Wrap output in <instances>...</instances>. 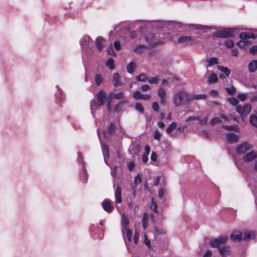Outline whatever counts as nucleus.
I'll return each mask as SVG.
<instances>
[{"mask_svg":"<svg viewBox=\"0 0 257 257\" xmlns=\"http://www.w3.org/2000/svg\"><path fill=\"white\" fill-rule=\"evenodd\" d=\"M189 101H190V95L184 90L178 91L173 97V102L176 106H179Z\"/></svg>","mask_w":257,"mask_h":257,"instance_id":"f257e3e1","label":"nucleus"},{"mask_svg":"<svg viewBox=\"0 0 257 257\" xmlns=\"http://www.w3.org/2000/svg\"><path fill=\"white\" fill-rule=\"evenodd\" d=\"M256 37V36L253 33L249 32H242L239 34L240 40L236 43V45L239 48L243 49L246 46H248L251 44V42L249 40V39H254Z\"/></svg>","mask_w":257,"mask_h":257,"instance_id":"f03ea898","label":"nucleus"},{"mask_svg":"<svg viewBox=\"0 0 257 257\" xmlns=\"http://www.w3.org/2000/svg\"><path fill=\"white\" fill-rule=\"evenodd\" d=\"M213 35L215 37L221 38L232 37L233 36L231 29L224 28L218 29L213 32Z\"/></svg>","mask_w":257,"mask_h":257,"instance_id":"7ed1b4c3","label":"nucleus"},{"mask_svg":"<svg viewBox=\"0 0 257 257\" xmlns=\"http://www.w3.org/2000/svg\"><path fill=\"white\" fill-rule=\"evenodd\" d=\"M226 235H220L215 238L212 239L209 241L210 246L214 248H219L221 245L225 244L228 240Z\"/></svg>","mask_w":257,"mask_h":257,"instance_id":"20e7f679","label":"nucleus"},{"mask_svg":"<svg viewBox=\"0 0 257 257\" xmlns=\"http://www.w3.org/2000/svg\"><path fill=\"white\" fill-rule=\"evenodd\" d=\"M251 106L249 104H245L242 106H237L236 108V111L242 117H246L251 111Z\"/></svg>","mask_w":257,"mask_h":257,"instance_id":"39448f33","label":"nucleus"},{"mask_svg":"<svg viewBox=\"0 0 257 257\" xmlns=\"http://www.w3.org/2000/svg\"><path fill=\"white\" fill-rule=\"evenodd\" d=\"M146 39L149 43L150 48L155 47L158 45H162L163 43L162 41L157 40L155 35L152 34L147 36Z\"/></svg>","mask_w":257,"mask_h":257,"instance_id":"423d86ee","label":"nucleus"},{"mask_svg":"<svg viewBox=\"0 0 257 257\" xmlns=\"http://www.w3.org/2000/svg\"><path fill=\"white\" fill-rule=\"evenodd\" d=\"M253 148L251 144L247 142H243L239 145L236 149L237 154H244L246 152L251 150Z\"/></svg>","mask_w":257,"mask_h":257,"instance_id":"0eeeda50","label":"nucleus"},{"mask_svg":"<svg viewBox=\"0 0 257 257\" xmlns=\"http://www.w3.org/2000/svg\"><path fill=\"white\" fill-rule=\"evenodd\" d=\"M151 219L153 222L155 221L154 215L152 213H145L143 215L142 223L144 230H146L148 226L149 221Z\"/></svg>","mask_w":257,"mask_h":257,"instance_id":"6e6552de","label":"nucleus"},{"mask_svg":"<svg viewBox=\"0 0 257 257\" xmlns=\"http://www.w3.org/2000/svg\"><path fill=\"white\" fill-rule=\"evenodd\" d=\"M218 252L221 257H227L231 254V246L222 245L218 248Z\"/></svg>","mask_w":257,"mask_h":257,"instance_id":"1a4fd4ad","label":"nucleus"},{"mask_svg":"<svg viewBox=\"0 0 257 257\" xmlns=\"http://www.w3.org/2000/svg\"><path fill=\"white\" fill-rule=\"evenodd\" d=\"M92 43V40L88 36H83L80 40V45L83 48H87L91 46Z\"/></svg>","mask_w":257,"mask_h":257,"instance_id":"9d476101","label":"nucleus"},{"mask_svg":"<svg viewBox=\"0 0 257 257\" xmlns=\"http://www.w3.org/2000/svg\"><path fill=\"white\" fill-rule=\"evenodd\" d=\"M133 96L135 99H141L144 100H149L151 98V95L150 94H142L139 91H136L133 94Z\"/></svg>","mask_w":257,"mask_h":257,"instance_id":"9b49d317","label":"nucleus"},{"mask_svg":"<svg viewBox=\"0 0 257 257\" xmlns=\"http://www.w3.org/2000/svg\"><path fill=\"white\" fill-rule=\"evenodd\" d=\"M256 234L252 230H246L244 232L242 239L244 241H248L251 239H254Z\"/></svg>","mask_w":257,"mask_h":257,"instance_id":"f8f14e48","label":"nucleus"},{"mask_svg":"<svg viewBox=\"0 0 257 257\" xmlns=\"http://www.w3.org/2000/svg\"><path fill=\"white\" fill-rule=\"evenodd\" d=\"M193 39L190 36H181L178 38L177 42L179 44H183L184 45H188L192 44Z\"/></svg>","mask_w":257,"mask_h":257,"instance_id":"ddd939ff","label":"nucleus"},{"mask_svg":"<svg viewBox=\"0 0 257 257\" xmlns=\"http://www.w3.org/2000/svg\"><path fill=\"white\" fill-rule=\"evenodd\" d=\"M257 158V151H252L246 153L243 158V160L247 162H249Z\"/></svg>","mask_w":257,"mask_h":257,"instance_id":"4468645a","label":"nucleus"},{"mask_svg":"<svg viewBox=\"0 0 257 257\" xmlns=\"http://www.w3.org/2000/svg\"><path fill=\"white\" fill-rule=\"evenodd\" d=\"M242 237V233L239 231H234L230 235V238L234 242H239Z\"/></svg>","mask_w":257,"mask_h":257,"instance_id":"2eb2a0df","label":"nucleus"},{"mask_svg":"<svg viewBox=\"0 0 257 257\" xmlns=\"http://www.w3.org/2000/svg\"><path fill=\"white\" fill-rule=\"evenodd\" d=\"M105 44V41L102 37H98L96 40V46L99 51H101Z\"/></svg>","mask_w":257,"mask_h":257,"instance_id":"dca6fc26","label":"nucleus"},{"mask_svg":"<svg viewBox=\"0 0 257 257\" xmlns=\"http://www.w3.org/2000/svg\"><path fill=\"white\" fill-rule=\"evenodd\" d=\"M97 100L99 105H103L106 99L105 93L103 91H100L97 94Z\"/></svg>","mask_w":257,"mask_h":257,"instance_id":"f3484780","label":"nucleus"},{"mask_svg":"<svg viewBox=\"0 0 257 257\" xmlns=\"http://www.w3.org/2000/svg\"><path fill=\"white\" fill-rule=\"evenodd\" d=\"M249 72H254L257 71V60H253L250 62L247 66Z\"/></svg>","mask_w":257,"mask_h":257,"instance_id":"a211bd4d","label":"nucleus"},{"mask_svg":"<svg viewBox=\"0 0 257 257\" xmlns=\"http://www.w3.org/2000/svg\"><path fill=\"white\" fill-rule=\"evenodd\" d=\"M123 236L124 238L126 236L128 241H131L132 237V233L129 228L121 229Z\"/></svg>","mask_w":257,"mask_h":257,"instance_id":"6ab92c4d","label":"nucleus"},{"mask_svg":"<svg viewBox=\"0 0 257 257\" xmlns=\"http://www.w3.org/2000/svg\"><path fill=\"white\" fill-rule=\"evenodd\" d=\"M115 201L116 203H120L121 202V192L120 186H117L115 192Z\"/></svg>","mask_w":257,"mask_h":257,"instance_id":"aec40b11","label":"nucleus"},{"mask_svg":"<svg viewBox=\"0 0 257 257\" xmlns=\"http://www.w3.org/2000/svg\"><path fill=\"white\" fill-rule=\"evenodd\" d=\"M226 139L229 142H236L238 140V137L233 133H229L226 135Z\"/></svg>","mask_w":257,"mask_h":257,"instance_id":"412c9836","label":"nucleus"},{"mask_svg":"<svg viewBox=\"0 0 257 257\" xmlns=\"http://www.w3.org/2000/svg\"><path fill=\"white\" fill-rule=\"evenodd\" d=\"M141 182V176L138 174L137 176L135 177L134 179V183L135 184V186H132L131 187V189L133 191V193L134 194V196H135L136 195V190L135 188L137 187V185H139Z\"/></svg>","mask_w":257,"mask_h":257,"instance_id":"4be33fe9","label":"nucleus"},{"mask_svg":"<svg viewBox=\"0 0 257 257\" xmlns=\"http://www.w3.org/2000/svg\"><path fill=\"white\" fill-rule=\"evenodd\" d=\"M121 229L128 228L129 221L126 216H125L124 214H122L121 216Z\"/></svg>","mask_w":257,"mask_h":257,"instance_id":"5701e85b","label":"nucleus"},{"mask_svg":"<svg viewBox=\"0 0 257 257\" xmlns=\"http://www.w3.org/2000/svg\"><path fill=\"white\" fill-rule=\"evenodd\" d=\"M102 206L103 209L107 212H110L113 209V207L111 205L110 202L107 200L103 201Z\"/></svg>","mask_w":257,"mask_h":257,"instance_id":"b1692460","label":"nucleus"},{"mask_svg":"<svg viewBox=\"0 0 257 257\" xmlns=\"http://www.w3.org/2000/svg\"><path fill=\"white\" fill-rule=\"evenodd\" d=\"M124 97V93L122 92H120L117 93H111L108 95V97L110 99L115 98L116 99H119L122 98Z\"/></svg>","mask_w":257,"mask_h":257,"instance_id":"393cba45","label":"nucleus"},{"mask_svg":"<svg viewBox=\"0 0 257 257\" xmlns=\"http://www.w3.org/2000/svg\"><path fill=\"white\" fill-rule=\"evenodd\" d=\"M112 82L114 86H118L121 85L119 82V75L118 73H115L113 74Z\"/></svg>","mask_w":257,"mask_h":257,"instance_id":"a878e982","label":"nucleus"},{"mask_svg":"<svg viewBox=\"0 0 257 257\" xmlns=\"http://www.w3.org/2000/svg\"><path fill=\"white\" fill-rule=\"evenodd\" d=\"M165 233V231L162 228V226H158L155 227V236H159L161 235H164Z\"/></svg>","mask_w":257,"mask_h":257,"instance_id":"bb28decb","label":"nucleus"},{"mask_svg":"<svg viewBox=\"0 0 257 257\" xmlns=\"http://www.w3.org/2000/svg\"><path fill=\"white\" fill-rule=\"evenodd\" d=\"M207 94H195L193 95H190V101L192 100H199V99H205L207 98Z\"/></svg>","mask_w":257,"mask_h":257,"instance_id":"cd10ccee","label":"nucleus"},{"mask_svg":"<svg viewBox=\"0 0 257 257\" xmlns=\"http://www.w3.org/2000/svg\"><path fill=\"white\" fill-rule=\"evenodd\" d=\"M223 127L228 131L232 130L237 132H238L239 131V128L237 124H234L232 125H223Z\"/></svg>","mask_w":257,"mask_h":257,"instance_id":"c85d7f7f","label":"nucleus"},{"mask_svg":"<svg viewBox=\"0 0 257 257\" xmlns=\"http://www.w3.org/2000/svg\"><path fill=\"white\" fill-rule=\"evenodd\" d=\"M147 49V47L144 45H139L133 49L134 51L137 53H141Z\"/></svg>","mask_w":257,"mask_h":257,"instance_id":"c756f323","label":"nucleus"},{"mask_svg":"<svg viewBox=\"0 0 257 257\" xmlns=\"http://www.w3.org/2000/svg\"><path fill=\"white\" fill-rule=\"evenodd\" d=\"M136 69V64L133 62H131L126 66L127 72L130 73H132L134 72Z\"/></svg>","mask_w":257,"mask_h":257,"instance_id":"7c9ffc66","label":"nucleus"},{"mask_svg":"<svg viewBox=\"0 0 257 257\" xmlns=\"http://www.w3.org/2000/svg\"><path fill=\"white\" fill-rule=\"evenodd\" d=\"M207 66H210L218 63V60L216 57H211L207 59Z\"/></svg>","mask_w":257,"mask_h":257,"instance_id":"2f4dec72","label":"nucleus"},{"mask_svg":"<svg viewBox=\"0 0 257 257\" xmlns=\"http://www.w3.org/2000/svg\"><path fill=\"white\" fill-rule=\"evenodd\" d=\"M136 80L138 81L146 82L148 80V77L145 73H141L136 77Z\"/></svg>","mask_w":257,"mask_h":257,"instance_id":"473e14b6","label":"nucleus"},{"mask_svg":"<svg viewBox=\"0 0 257 257\" xmlns=\"http://www.w3.org/2000/svg\"><path fill=\"white\" fill-rule=\"evenodd\" d=\"M249 121L252 125L257 127V117L255 115H250L249 116Z\"/></svg>","mask_w":257,"mask_h":257,"instance_id":"72a5a7b5","label":"nucleus"},{"mask_svg":"<svg viewBox=\"0 0 257 257\" xmlns=\"http://www.w3.org/2000/svg\"><path fill=\"white\" fill-rule=\"evenodd\" d=\"M217 67L218 70L223 72L225 74L226 76H228L230 75V71L229 69L227 67H223L219 65H218Z\"/></svg>","mask_w":257,"mask_h":257,"instance_id":"f704fd0d","label":"nucleus"},{"mask_svg":"<svg viewBox=\"0 0 257 257\" xmlns=\"http://www.w3.org/2000/svg\"><path fill=\"white\" fill-rule=\"evenodd\" d=\"M217 80H218V77H217V75L215 73H212L209 76L208 79V82L209 83H215V82H217Z\"/></svg>","mask_w":257,"mask_h":257,"instance_id":"c9c22d12","label":"nucleus"},{"mask_svg":"<svg viewBox=\"0 0 257 257\" xmlns=\"http://www.w3.org/2000/svg\"><path fill=\"white\" fill-rule=\"evenodd\" d=\"M98 103H96L95 101H93L91 102L90 105V109L91 110V113L93 115H94L95 111L98 108L99 106Z\"/></svg>","mask_w":257,"mask_h":257,"instance_id":"e433bc0d","label":"nucleus"},{"mask_svg":"<svg viewBox=\"0 0 257 257\" xmlns=\"http://www.w3.org/2000/svg\"><path fill=\"white\" fill-rule=\"evenodd\" d=\"M105 64L110 69L114 68V60L112 58H109L106 61Z\"/></svg>","mask_w":257,"mask_h":257,"instance_id":"4c0bfd02","label":"nucleus"},{"mask_svg":"<svg viewBox=\"0 0 257 257\" xmlns=\"http://www.w3.org/2000/svg\"><path fill=\"white\" fill-rule=\"evenodd\" d=\"M158 94L160 98L166 97V92L162 87H159L158 89Z\"/></svg>","mask_w":257,"mask_h":257,"instance_id":"58836bf2","label":"nucleus"},{"mask_svg":"<svg viewBox=\"0 0 257 257\" xmlns=\"http://www.w3.org/2000/svg\"><path fill=\"white\" fill-rule=\"evenodd\" d=\"M160 79L158 76L151 77L148 78V81L150 84H157Z\"/></svg>","mask_w":257,"mask_h":257,"instance_id":"ea45409f","label":"nucleus"},{"mask_svg":"<svg viewBox=\"0 0 257 257\" xmlns=\"http://www.w3.org/2000/svg\"><path fill=\"white\" fill-rule=\"evenodd\" d=\"M229 103L233 106H236L238 103V100L235 97H231L228 98Z\"/></svg>","mask_w":257,"mask_h":257,"instance_id":"a19ab883","label":"nucleus"},{"mask_svg":"<svg viewBox=\"0 0 257 257\" xmlns=\"http://www.w3.org/2000/svg\"><path fill=\"white\" fill-rule=\"evenodd\" d=\"M176 127V123L175 122H172L167 128L166 133L167 134L171 133Z\"/></svg>","mask_w":257,"mask_h":257,"instance_id":"79ce46f5","label":"nucleus"},{"mask_svg":"<svg viewBox=\"0 0 257 257\" xmlns=\"http://www.w3.org/2000/svg\"><path fill=\"white\" fill-rule=\"evenodd\" d=\"M101 149L104 159L105 160V156L108 155V147L105 144H101Z\"/></svg>","mask_w":257,"mask_h":257,"instance_id":"37998d69","label":"nucleus"},{"mask_svg":"<svg viewBox=\"0 0 257 257\" xmlns=\"http://www.w3.org/2000/svg\"><path fill=\"white\" fill-rule=\"evenodd\" d=\"M102 81V77L101 75H99V74H96L95 75V83L97 85H99L100 84V83H101Z\"/></svg>","mask_w":257,"mask_h":257,"instance_id":"c03bdc74","label":"nucleus"},{"mask_svg":"<svg viewBox=\"0 0 257 257\" xmlns=\"http://www.w3.org/2000/svg\"><path fill=\"white\" fill-rule=\"evenodd\" d=\"M135 107L137 111L143 113L144 109L143 105L140 103H136L135 104Z\"/></svg>","mask_w":257,"mask_h":257,"instance_id":"a18cd8bd","label":"nucleus"},{"mask_svg":"<svg viewBox=\"0 0 257 257\" xmlns=\"http://www.w3.org/2000/svg\"><path fill=\"white\" fill-rule=\"evenodd\" d=\"M226 91L229 94L232 95L235 92L236 88L232 86L230 87L226 88Z\"/></svg>","mask_w":257,"mask_h":257,"instance_id":"49530a36","label":"nucleus"},{"mask_svg":"<svg viewBox=\"0 0 257 257\" xmlns=\"http://www.w3.org/2000/svg\"><path fill=\"white\" fill-rule=\"evenodd\" d=\"M225 46L227 48H232L234 46V42L231 40H226L224 42Z\"/></svg>","mask_w":257,"mask_h":257,"instance_id":"de8ad7c7","label":"nucleus"},{"mask_svg":"<svg viewBox=\"0 0 257 257\" xmlns=\"http://www.w3.org/2000/svg\"><path fill=\"white\" fill-rule=\"evenodd\" d=\"M157 204L154 201V199H152V203L151 204V208L155 212H157Z\"/></svg>","mask_w":257,"mask_h":257,"instance_id":"09e8293b","label":"nucleus"},{"mask_svg":"<svg viewBox=\"0 0 257 257\" xmlns=\"http://www.w3.org/2000/svg\"><path fill=\"white\" fill-rule=\"evenodd\" d=\"M161 136H162V134H161V132H159L158 130H156L155 131V133L154 134V138L155 140L160 141Z\"/></svg>","mask_w":257,"mask_h":257,"instance_id":"8fccbe9b","label":"nucleus"},{"mask_svg":"<svg viewBox=\"0 0 257 257\" xmlns=\"http://www.w3.org/2000/svg\"><path fill=\"white\" fill-rule=\"evenodd\" d=\"M134 241L136 244H137L139 240V232L137 229L135 230V234L134 237Z\"/></svg>","mask_w":257,"mask_h":257,"instance_id":"3c124183","label":"nucleus"},{"mask_svg":"<svg viewBox=\"0 0 257 257\" xmlns=\"http://www.w3.org/2000/svg\"><path fill=\"white\" fill-rule=\"evenodd\" d=\"M144 243L148 248L151 247L150 240L148 239L146 234H144Z\"/></svg>","mask_w":257,"mask_h":257,"instance_id":"603ef678","label":"nucleus"},{"mask_svg":"<svg viewBox=\"0 0 257 257\" xmlns=\"http://www.w3.org/2000/svg\"><path fill=\"white\" fill-rule=\"evenodd\" d=\"M152 108L155 111H158L159 109V105L157 102L154 101L152 103Z\"/></svg>","mask_w":257,"mask_h":257,"instance_id":"864d4df0","label":"nucleus"},{"mask_svg":"<svg viewBox=\"0 0 257 257\" xmlns=\"http://www.w3.org/2000/svg\"><path fill=\"white\" fill-rule=\"evenodd\" d=\"M247 94L246 93H240L237 95L238 98L241 101H244L247 98Z\"/></svg>","mask_w":257,"mask_h":257,"instance_id":"5fc2aeb1","label":"nucleus"},{"mask_svg":"<svg viewBox=\"0 0 257 257\" xmlns=\"http://www.w3.org/2000/svg\"><path fill=\"white\" fill-rule=\"evenodd\" d=\"M249 53L251 54H257V46H253L249 49Z\"/></svg>","mask_w":257,"mask_h":257,"instance_id":"6e6d98bb","label":"nucleus"},{"mask_svg":"<svg viewBox=\"0 0 257 257\" xmlns=\"http://www.w3.org/2000/svg\"><path fill=\"white\" fill-rule=\"evenodd\" d=\"M114 130V126L112 123H111L109 127L108 128L107 132L109 134H112Z\"/></svg>","mask_w":257,"mask_h":257,"instance_id":"4d7b16f0","label":"nucleus"},{"mask_svg":"<svg viewBox=\"0 0 257 257\" xmlns=\"http://www.w3.org/2000/svg\"><path fill=\"white\" fill-rule=\"evenodd\" d=\"M220 121V118H219L218 117H214L211 120L210 124L211 125H213V124L217 123Z\"/></svg>","mask_w":257,"mask_h":257,"instance_id":"13d9d810","label":"nucleus"},{"mask_svg":"<svg viewBox=\"0 0 257 257\" xmlns=\"http://www.w3.org/2000/svg\"><path fill=\"white\" fill-rule=\"evenodd\" d=\"M114 47L117 51H119L120 49V44L119 41H116L114 43Z\"/></svg>","mask_w":257,"mask_h":257,"instance_id":"bf43d9fd","label":"nucleus"},{"mask_svg":"<svg viewBox=\"0 0 257 257\" xmlns=\"http://www.w3.org/2000/svg\"><path fill=\"white\" fill-rule=\"evenodd\" d=\"M141 89L143 91H148L150 89V86L148 84H144L142 85Z\"/></svg>","mask_w":257,"mask_h":257,"instance_id":"052dcab7","label":"nucleus"},{"mask_svg":"<svg viewBox=\"0 0 257 257\" xmlns=\"http://www.w3.org/2000/svg\"><path fill=\"white\" fill-rule=\"evenodd\" d=\"M150 153V148L149 146L146 145L145 147V153L143 155H146L148 156Z\"/></svg>","mask_w":257,"mask_h":257,"instance_id":"680f3d73","label":"nucleus"},{"mask_svg":"<svg viewBox=\"0 0 257 257\" xmlns=\"http://www.w3.org/2000/svg\"><path fill=\"white\" fill-rule=\"evenodd\" d=\"M151 159L153 161H156L157 160V155L155 152H152Z\"/></svg>","mask_w":257,"mask_h":257,"instance_id":"e2e57ef3","label":"nucleus"},{"mask_svg":"<svg viewBox=\"0 0 257 257\" xmlns=\"http://www.w3.org/2000/svg\"><path fill=\"white\" fill-rule=\"evenodd\" d=\"M212 253V251L211 250H208L204 254L203 257H211Z\"/></svg>","mask_w":257,"mask_h":257,"instance_id":"0e129e2a","label":"nucleus"},{"mask_svg":"<svg viewBox=\"0 0 257 257\" xmlns=\"http://www.w3.org/2000/svg\"><path fill=\"white\" fill-rule=\"evenodd\" d=\"M148 160H149L148 156H147L146 155H143V154L142 157V161L144 163H146L148 161Z\"/></svg>","mask_w":257,"mask_h":257,"instance_id":"69168bd1","label":"nucleus"},{"mask_svg":"<svg viewBox=\"0 0 257 257\" xmlns=\"http://www.w3.org/2000/svg\"><path fill=\"white\" fill-rule=\"evenodd\" d=\"M135 167V164L133 162H130L128 164V169L132 171Z\"/></svg>","mask_w":257,"mask_h":257,"instance_id":"338daca9","label":"nucleus"},{"mask_svg":"<svg viewBox=\"0 0 257 257\" xmlns=\"http://www.w3.org/2000/svg\"><path fill=\"white\" fill-rule=\"evenodd\" d=\"M209 94L214 97H216L218 95V92L215 90H212L209 92Z\"/></svg>","mask_w":257,"mask_h":257,"instance_id":"774afa93","label":"nucleus"}]
</instances>
